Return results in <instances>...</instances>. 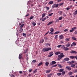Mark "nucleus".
<instances>
[{
	"mask_svg": "<svg viewBox=\"0 0 77 77\" xmlns=\"http://www.w3.org/2000/svg\"><path fill=\"white\" fill-rule=\"evenodd\" d=\"M64 57V55H63V53H61L60 54V55H59L58 56V59L57 60H60L62 57Z\"/></svg>",
	"mask_w": 77,
	"mask_h": 77,
	"instance_id": "f257e3e1",
	"label": "nucleus"
},
{
	"mask_svg": "<svg viewBox=\"0 0 77 77\" xmlns=\"http://www.w3.org/2000/svg\"><path fill=\"white\" fill-rule=\"evenodd\" d=\"M51 48H49V49L48 48H43L42 50L44 52H45L46 51H48L49 50H50Z\"/></svg>",
	"mask_w": 77,
	"mask_h": 77,
	"instance_id": "f03ea898",
	"label": "nucleus"
},
{
	"mask_svg": "<svg viewBox=\"0 0 77 77\" xmlns=\"http://www.w3.org/2000/svg\"><path fill=\"white\" fill-rule=\"evenodd\" d=\"M55 63H56V62L55 61H52V63H51L50 65H54Z\"/></svg>",
	"mask_w": 77,
	"mask_h": 77,
	"instance_id": "7ed1b4c3",
	"label": "nucleus"
},
{
	"mask_svg": "<svg viewBox=\"0 0 77 77\" xmlns=\"http://www.w3.org/2000/svg\"><path fill=\"white\" fill-rule=\"evenodd\" d=\"M75 29H76V27L73 28H72V29L71 30H69V32H72L74 31V30Z\"/></svg>",
	"mask_w": 77,
	"mask_h": 77,
	"instance_id": "20e7f679",
	"label": "nucleus"
},
{
	"mask_svg": "<svg viewBox=\"0 0 77 77\" xmlns=\"http://www.w3.org/2000/svg\"><path fill=\"white\" fill-rule=\"evenodd\" d=\"M60 39H62L63 38V35H60L59 37Z\"/></svg>",
	"mask_w": 77,
	"mask_h": 77,
	"instance_id": "39448f33",
	"label": "nucleus"
},
{
	"mask_svg": "<svg viewBox=\"0 0 77 77\" xmlns=\"http://www.w3.org/2000/svg\"><path fill=\"white\" fill-rule=\"evenodd\" d=\"M53 55V52H51L50 53V54L48 55V57H51V56H52Z\"/></svg>",
	"mask_w": 77,
	"mask_h": 77,
	"instance_id": "423d86ee",
	"label": "nucleus"
},
{
	"mask_svg": "<svg viewBox=\"0 0 77 77\" xmlns=\"http://www.w3.org/2000/svg\"><path fill=\"white\" fill-rule=\"evenodd\" d=\"M70 53H71L72 54V53H75V54H76L77 52L76 51H70Z\"/></svg>",
	"mask_w": 77,
	"mask_h": 77,
	"instance_id": "0eeeda50",
	"label": "nucleus"
},
{
	"mask_svg": "<svg viewBox=\"0 0 77 77\" xmlns=\"http://www.w3.org/2000/svg\"><path fill=\"white\" fill-rule=\"evenodd\" d=\"M66 68L69 70V71H70L71 69V67L68 66H67L66 67Z\"/></svg>",
	"mask_w": 77,
	"mask_h": 77,
	"instance_id": "6e6552de",
	"label": "nucleus"
},
{
	"mask_svg": "<svg viewBox=\"0 0 77 77\" xmlns=\"http://www.w3.org/2000/svg\"><path fill=\"white\" fill-rule=\"evenodd\" d=\"M60 52L58 51V52H55V54L56 55H58V54H60Z\"/></svg>",
	"mask_w": 77,
	"mask_h": 77,
	"instance_id": "1a4fd4ad",
	"label": "nucleus"
},
{
	"mask_svg": "<svg viewBox=\"0 0 77 77\" xmlns=\"http://www.w3.org/2000/svg\"><path fill=\"white\" fill-rule=\"evenodd\" d=\"M23 57V55L21 54H19V59H20Z\"/></svg>",
	"mask_w": 77,
	"mask_h": 77,
	"instance_id": "9d476101",
	"label": "nucleus"
},
{
	"mask_svg": "<svg viewBox=\"0 0 77 77\" xmlns=\"http://www.w3.org/2000/svg\"><path fill=\"white\" fill-rule=\"evenodd\" d=\"M49 65V63L48 62H46L45 63V65L47 66Z\"/></svg>",
	"mask_w": 77,
	"mask_h": 77,
	"instance_id": "9b49d317",
	"label": "nucleus"
},
{
	"mask_svg": "<svg viewBox=\"0 0 77 77\" xmlns=\"http://www.w3.org/2000/svg\"><path fill=\"white\" fill-rule=\"evenodd\" d=\"M72 40H74L75 41L77 40V39L74 36L72 37Z\"/></svg>",
	"mask_w": 77,
	"mask_h": 77,
	"instance_id": "f8f14e48",
	"label": "nucleus"
},
{
	"mask_svg": "<svg viewBox=\"0 0 77 77\" xmlns=\"http://www.w3.org/2000/svg\"><path fill=\"white\" fill-rule=\"evenodd\" d=\"M73 14H74V16H75V15L77 14V10L75 11V12Z\"/></svg>",
	"mask_w": 77,
	"mask_h": 77,
	"instance_id": "ddd939ff",
	"label": "nucleus"
},
{
	"mask_svg": "<svg viewBox=\"0 0 77 77\" xmlns=\"http://www.w3.org/2000/svg\"><path fill=\"white\" fill-rule=\"evenodd\" d=\"M64 60L66 61H68V60H69V58H65L64 59Z\"/></svg>",
	"mask_w": 77,
	"mask_h": 77,
	"instance_id": "4468645a",
	"label": "nucleus"
},
{
	"mask_svg": "<svg viewBox=\"0 0 77 77\" xmlns=\"http://www.w3.org/2000/svg\"><path fill=\"white\" fill-rule=\"evenodd\" d=\"M53 3V1H51L49 3V5H52Z\"/></svg>",
	"mask_w": 77,
	"mask_h": 77,
	"instance_id": "2eb2a0df",
	"label": "nucleus"
},
{
	"mask_svg": "<svg viewBox=\"0 0 77 77\" xmlns=\"http://www.w3.org/2000/svg\"><path fill=\"white\" fill-rule=\"evenodd\" d=\"M52 23H53V21L50 22L47 24V26H50V25H51V24Z\"/></svg>",
	"mask_w": 77,
	"mask_h": 77,
	"instance_id": "dca6fc26",
	"label": "nucleus"
},
{
	"mask_svg": "<svg viewBox=\"0 0 77 77\" xmlns=\"http://www.w3.org/2000/svg\"><path fill=\"white\" fill-rule=\"evenodd\" d=\"M75 56H70V59H75Z\"/></svg>",
	"mask_w": 77,
	"mask_h": 77,
	"instance_id": "f3484780",
	"label": "nucleus"
},
{
	"mask_svg": "<svg viewBox=\"0 0 77 77\" xmlns=\"http://www.w3.org/2000/svg\"><path fill=\"white\" fill-rule=\"evenodd\" d=\"M51 71V70H47L46 71V73H49Z\"/></svg>",
	"mask_w": 77,
	"mask_h": 77,
	"instance_id": "a211bd4d",
	"label": "nucleus"
},
{
	"mask_svg": "<svg viewBox=\"0 0 77 77\" xmlns=\"http://www.w3.org/2000/svg\"><path fill=\"white\" fill-rule=\"evenodd\" d=\"M45 15H46L45 13H43L42 14V19L43 18H44V17H45Z\"/></svg>",
	"mask_w": 77,
	"mask_h": 77,
	"instance_id": "6ab92c4d",
	"label": "nucleus"
},
{
	"mask_svg": "<svg viewBox=\"0 0 77 77\" xmlns=\"http://www.w3.org/2000/svg\"><path fill=\"white\" fill-rule=\"evenodd\" d=\"M70 66L72 68H74L75 66V64H72Z\"/></svg>",
	"mask_w": 77,
	"mask_h": 77,
	"instance_id": "aec40b11",
	"label": "nucleus"
},
{
	"mask_svg": "<svg viewBox=\"0 0 77 77\" xmlns=\"http://www.w3.org/2000/svg\"><path fill=\"white\" fill-rule=\"evenodd\" d=\"M50 32H53L54 31V29H53L52 28H51L50 29Z\"/></svg>",
	"mask_w": 77,
	"mask_h": 77,
	"instance_id": "412c9836",
	"label": "nucleus"
},
{
	"mask_svg": "<svg viewBox=\"0 0 77 77\" xmlns=\"http://www.w3.org/2000/svg\"><path fill=\"white\" fill-rule=\"evenodd\" d=\"M44 41V39H42V40H41L40 42V43H41V44H42V43H43Z\"/></svg>",
	"mask_w": 77,
	"mask_h": 77,
	"instance_id": "4be33fe9",
	"label": "nucleus"
},
{
	"mask_svg": "<svg viewBox=\"0 0 77 77\" xmlns=\"http://www.w3.org/2000/svg\"><path fill=\"white\" fill-rule=\"evenodd\" d=\"M66 47H69L70 46V44L69 43H68V44L66 45Z\"/></svg>",
	"mask_w": 77,
	"mask_h": 77,
	"instance_id": "5701e85b",
	"label": "nucleus"
},
{
	"mask_svg": "<svg viewBox=\"0 0 77 77\" xmlns=\"http://www.w3.org/2000/svg\"><path fill=\"white\" fill-rule=\"evenodd\" d=\"M63 69H60L59 70V72H62L63 71Z\"/></svg>",
	"mask_w": 77,
	"mask_h": 77,
	"instance_id": "b1692460",
	"label": "nucleus"
},
{
	"mask_svg": "<svg viewBox=\"0 0 77 77\" xmlns=\"http://www.w3.org/2000/svg\"><path fill=\"white\" fill-rule=\"evenodd\" d=\"M58 12L59 14H60V15L62 14V11H59Z\"/></svg>",
	"mask_w": 77,
	"mask_h": 77,
	"instance_id": "393cba45",
	"label": "nucleus"
},
{
	"mask_svg": "<svg viewBox=\"0 0 77 77\" xmlns=\"http://www.w3.org/2000/svg\"><path fill=\"white\" fill-rule=\"evenodd\" d=\"M61 73H57V75H58V76H60V75H61Z\"/></svg>",
	"mask_w": 77,
	"mask_h": 77,
	"instance_id": "a878e982",
	"label": "nucleus"
},
{
	"mask_svg": "<svg viewBox=\"0 0 77 77\" xmlns=\"http://www.w3.org/2000/svg\"><path fill=\"white\" fill-rule=\"evenodd\" d=\"M38 71V70L36 69H35L33 71L34 73H35V72H36Z\"/></svg>",
	"mask_w": 77,
	"mask_h": 77,
	"instance_id": "bb28decb",
	"label": "nucleus"
},
{
	"mask_svg": "<svg viewBox=\"0 0 77 77\" xmlns=\"http://www.w3.org/2000/svg\"><path fill=\"white\" fill-rule=\"evenodd\" d=\"M63 18V17H61L59 18V20H62Z\"/></svg>",
	"mask_w": 77,
	"mask_h": 77,
	"instance_id": "cd10ccee",
	"label": "nucleus"
},
{
	"mask_svg": "<svg viewBox=\"0 0 77 77\" xmlns=\"http://www.w3.org/2000/svg\"><path fill=\"white\" fill-rule=\"evenodd\" d=\"M70 39V38H66L65 39V40H66V41H69Z\"/></svg>",
	"mask_w": 77,
	"mask_h": 77,
	"instance_id": "c85d7f7f",
	"label": "nucleus"
},
{
	"mask_svg": "<svg viewBox=\"0 0 77 77\" xmlns=\"http://www.w3.org/2000/svg\"><path fill=\"white\" fill-rule=\"evenodd\" d=\"M72 44L73 45H76V43L75 42H73L72 43Z\"/></svg>",
	"mask_w": 77,
	"mask_h": 77,
	"instance_id": "c756f323",
	"label": "nucleus"
},
{
	"mask_svg": "<svg viewBox=\"0 0 77 77\" xmlns=\"http://www.w3.org/2000/svg\"><path fill=\"white\" fill-rule=\"evenodd\" d=\"M42 62H41L40 63H39L38 64V66H41V65H42Z\"/></svg>",
	"mask_w": 77,
	"mask_h": 77,
	"instance_id": "7c9ffc66",
	"label": "nucleus"
},
{
	"mask_svg": "<svg viewBox=\"0 0 77 77\" xmlns=\"http://www.w3.org/2000/svg\"><path fill=\"white\" fill-rule=\"evenodd\" d=\"M61 48H65V46L63 45H61Z\"/></svg>",
	"mask_w": 77,
	"mask_h": 77,
	"instance_id": "2f4dec72",
	"label": "nucleus"
},
{
	"mask_svg": "<svg viewBox=\"0 0 77 77\" xmlns=\"http://www.w3.org/2000/svg\"><path fill=\"white\" fill-rule=\"evenodd\" d=\"M33 18H34V17H33V16H31V17H30L29 20H31L33 19Z\"/></svg>",
	"mask_w": 77,
	"mask_h": 77,
	"instance_id": "473e14b6",
	"label": "nucleus"
},
{
	"mask_svg": "<svg viewBox=\"0 0 77 77\" xmlns=\"http://www.w3.org/2000/svg\"><path fill=\"white\" fill-rule=\"evenodd\" d=\"M19 31L20 32H23V29L22 28H20L19 30Z\"/></svg>",
	"mask_w": 77,
	"mask_h": 77,
	"instance_id": "72a5a7b5",
	"label": "nucleus"
},
{
	"mask_svg": "<svg viewBox=\"0 0 77 77\" xmlns=\"http://www.w3.org/2000/svg\"><path fill=\"white\" fill-rule=\"evenodd\" d=\"M32 24L33 26H35V25H36V23L35 22H32Z\"/></svg>",
	"mask_w": 77,
	"mask_h": 77,
	"instance_id": "f704fd0d",
	"label": "nucleus"
},
{
	"mask_svg": "<svg viewBox=\"0 0 77 77\" xmlns=\"http://www.w3.org/2000/svg\"><path fill=\"white\" fill-rule=\"evenodd\" d=\"M32 63H36V60H33L32 61Z\"/></svg>",
	"mask_w": 77,
	"mask_h": 77,
	"instance_id": "c9c22d12",
	"label": "nucleus"
},
{
	"mask_svg": "<svg viewBox=\"0 0 77 77\" xmlns=\"http://www.w3.org/2000/svg\"><path fill=\"white\" fill-rule=\"evenodd\" d=\"M24 26V24H22V25H21L20 26V28H22V27H23V26Z\"/></svg>",
	"mask_w": 77,
	"mask_h": 77,
	"instance_id": "e433bc0d",
	"label": "nucleus"
},
{
	"mask_svg": "<svg viewBox=\"0 0 77 77\" xmlns=\"http://www.w3.org/2000/svg\"><path fill=\"white\" fill-rule=\"evenodd\" d=\"M72 72H70L69 73V75H72Z\"/></svg>",
	"mask_w": 77,
	"mask_h": 77,
	"instance_id": "4c0bfd02",
	"label": "nucleus"
},
{
	"mask_svg": "<svg viewBox=\"0 0 77 77\" xmlns=\"http://www.w3.org/2000/svg\"><path fill=\"white\" fill-rule=\"evenodd\" d=\"M45 45H49V46H50V44H48V43H45Z\"/></svg>",
	"mask_w": 77,
	"mask_h": 77,
	"instance_id": "58836bf2",
	"label": "nucleus"
},
{
	"mask_svg": "<svg viewBox=\"0 0 77 77\" xmlns=\"http://www.w3.org/2000/svg\"><path fill=\"white\" fill-rule=\"evenodd\" d=\"M46 19H47L46 17H45V18H43V19H42V21H44L45 20H46Z\"/></svg>",
	"mask_w": 77,
	"mask_h": 77,
	"instance_id": "ea45409f",
	"label": "nucleus"
},
{
	"mask_svg": "<svg viewBox=\"0 0 77 77\" xmlns=\"http://www.w3.org/2000/svg\"><path fill=\"white\" fill-rule=\"evenodd\" d=\"M65 73V71H63L62 72V75H64Z\"/></svg>",
	"mask_w": 77,
	"mask_h": 77,
	"instance_id": "a19ab883",
	"label": "nucleus"
},
{
	"mask_svg": "<svg viewBox=\"0 0 77 77\" xmlns=\"http://www.w3.org/2000/svg\"><path fill=\"white\" fill-rule=\"evenodd\" d=\"M53 13H52L51 14H49L48 15V16H49V17H50V16H51L52 15H53Z\"/></svg>",
	"mask_w": 77,
	"mask_h": 77,
	"instance_id": "79ce46f5",
	"label": "nucleus"
},
{
	"mask_svg": "<svg viewBox=\"0 0 77 77\" xmlns=\"http://www.w3.org/2000/svg\"><path fill=\"white\" fill-rule=\"evenodd\" d=\"M27 72H24V75H27Z\"/></svg>",
	"mask_w": 77,
	"mask_h": 77,
	"instance_id": "37998d69",
	"label": "nucleus"
},
{
	"mask_svg": "<svg viewBox=\"0 0 77 77\" xmlns=\"http://www.w3.org/2000/svg\"><path fill=\"white\" fill-rule=\"evenodd\" d=\"M23 36H25V37H26V34H25V33H23Z\"/></svg>",
	"mask_w": 77,
	"mask_h": 77,
	"instance_id": "c03bdc74",
	"label": "nucleus"
},
{
	"mask_svg": "<svg viewBox=\"0 0 77 77\" xmlns=\"http://www.w3.org/2000/svg\"><path fill=\"white\" fill-rule=\"evenodd\" d=\"M59 33V32L57 31V32H55L54 33V34H58V33Z\"/></svg>",
	"mask_w": 77,
	"mask_h": 77,
	"instance_id": "a18cd8bd",
	"label": "nucleus"
},
{
	"mask_svg": "<svg viewBox=\"0 0 77 77\" xmlns=\"http://www.w3.org/2000/svg\"><path fill=\"white\" fill-rule=\"evenodd\" d=\"M68 30L67 29H65L64 30V32H68Z\"/></svg>",
	"mask_w": 77,
	"mask_h": 77,
	"instance_id": "49530a36",
	"label": "nucleus"
},
{
	"mask_svg": "<svg viewBox=\"0 0 77 77\" xmlns=\"http://www.w3.org/2000/svg\"><path fill=\"white\" fill-rule=\"evenodd\" d=\"M46 9L47 10H49V9H50V8L48 7H46Z\"/></svg>",
	"mask_w": 77,
	"mask_h": 77,
	"instance_id": "de8ad7c7",
	"label": "nucleus"
},
{
	"mask_svg": "<svg viewBox=\"0 0 77 77\" xmlns=\"http://www.w3.org/2000/svg\"><path fill=\"white\" fill-rule=\"evenodd\" d=\"M58 66L59 68H62V66L60 64L58 65Z\"/></svg>",
	"mask_w": 77,
	"mask_h": 77,
	"instance_id": "09e8293b",
	"label": "nucleus"
},
{
	"mask_svg": "<svg viewBox=\"0 0 77 77\" xmlns=\"http://www.w3.org/2000/svg\"><path fill=\"white\" fill-rule=\"evenodd\" d=\"M56 66H57V64H55V65L52 66V67H56Z\"/></svg>",
	"mask_w": 77,
	"mask_h": 77,
	"instance_id": "8fccbe9b",
	"label": "nucleus"
},
{
	"mask_svg": "<svg viewBox=\"0 0 77 77\" xmlns=\"http://www.w3.org/2000/svg\"><path fill=\"white\" fill-rule=\"evenodd\" d=\"M57 38H58V35H56L55 36V39H56Z\"/></svg>",
	"mask_w": 77,
	"mask_h": 77,
	"instance_id": "3c124183",
	"label": "nucleus"
},
{
	"mask_svg": "<svg viewBox=\"0 0 77 77\" xmlns=\"http://www.w3.org/2000/svg\"><path fill=\"white\" fill-rule=\"evenodd\" d=\"M64 50H65V51H67V50H69V49L68 48H64Z\"/></svg>",
	"mask_w": 77,
	"mask_h": 77,
	"instance_id": "603ef678",
	"label": "nucleus"
},
{
	"mask_svg": "<svg viewBox=\"0 0 77 77\" xmlns=\"http://www.w3.org/2000/svg\"><path fill=\"white\" fill-rule=\"evenodd\" d=\"M59 5V4H57L56 5H55V8H57L58 7V6Z\"/></svg>",
	"mask_w": 77,
	"mask_h": 77,
	"instance_id": "864d4df0",
	"label": "nucleus"
},
{
	"mask_svg": "<svg viewBox=\"0 0 77 77\" xmlns=\"http://www.w3.org/2000/svg\"><path fill=\"white\" fill-rule=\"evenodd\" d=\"M66 9L67 11H68V10H69V9H70V8L69 7H68L66 8Z\"/></svg>",
	"mask_w": 77,
	"mask_h": 77,
	"instance_id": "5fc2aeb1",
	"label": "nucleus"
},
{
	"mask_svg": "<svg viewBox=\"0 0 77 77\" xmlns=\"http://www.w3.org/2000/svg\"><path fill=\"white\" fill-rule=\"evenodd\" d=\"M55 5H56V4H54V5H53L52 6V8H54L55 7Z\"/></svg>",
	"mask_w": 77,
	"mask_h": 77,
	"instance_id": "6e6d98bb",
	"label": "nucleus"
},
{
	"mask_svg": "<svg viewBox=\"0 0 77 77\" xmlns=\"http://www.w3.org/2000/svg\"><path fill=\"white\" fill-rule=\"evenodd\" d=\"M61 46V45H59L57 46V47H58V48H60V47Z\"/></svg>",
	"mask_w": 77,
	"mask_h": 77,
	"instance_id": "4d7b16f0",
	"label": "nucleus"
},
{
	"mask_svg": "<svg viewBox=\"0 0 77 77\" xmlns=\"http://www.w3.org/2000/svg\"><path fill=\"white\" fill-rule=\"evenodd\" d=\"M63 3H60V6H62V5H63Z\"/></svg>",
	"mask_w": 77,
	"mask_h": 77,
	"instance_id": "13d9d810",
	"label": "nucleus"
},
{
	"mask_svg": "<svg viewBox=\"0 0 77 77\" xmlns=\"http://www.w3.org/2000/svg\"><path fill=\"white\" fill-rule=\"evenodd\" d=\"M20 74H22L23 73V72L22 71H20L19 72Z\"/></svg>",
	"mask_w": 77,
	"mask_h": 77,
	"instance_id": "bf43d9fd",
	"label": "nucleus"
},
{
	"mask_svg": "<svg viewBox=\"0 0 77 77\" xmlns=\"http://www.w3.org/2000/svg\"><path fill=\"white\" fill-rule=\"evenodd\" d=\"M62 0H57V2H60Z\"/></svg>",
	"mask_w": 77,
	"mask_h": 77,
	"instance_id": "052dcab7",
	"label": "nucleus"
},
{
	"mask_svg": "<svg viewBox=\"0 0 77 77\" xmlns=\"http://www.w3.org/2000/svg\"><path fill=\"white\" fill-rule=\"evenodd\" d=\"M11 77H15V75H11Z\"/></svg>",
	"mask_w": 77,
	"mask_h": 77,
	"instance_id": "680f3d73",
	"label": "nucleus"
},
{
	"mask_svg": "<svg viewBox=\"0 0 77 77\" xmlns=\"http://www.w3.org/2000/svg\"><path fill=\"white\" fill-rule=\"evenodd\" d=\"M72 63H74V62H75L74 61H72L71 62Z\"/></svg>",
	"mask_w": 77,
	"mask_h": 77,
	"instance_id": "e2e57ef3",
	"label": "nucleus"
},
{
	"mask_svg": "<svg viewBox=\"0 0 77 77\" xmlns=\"http://www.w3.org/2000/svg\"><path fill=\"white\" fill-rule=\"evenodd\" d=\"M58 21H59V20L56 19V21H55V22H58Z\"/></svg>",
	"mask_w": 77,
	"mask_h": 77,
	"instance_id": "0e129e2a",
	"label": "nucleus"
},
{
	"mask_svg": "<svg viewBox=\"0 0 77 77\" xmlns=\"http://www.w3.org/2000/svg\"><path fill=\"white\" fill-rule=\"evenodd\" d=\"M50 33L51 35H53V32H50Z\"/></svg>",
	"mask_w": 77,
	"mask_h": 77,
	"instance_id": "69168bd1",
	"label": "nucleus"
},
{
	"mask_svg": "<svg viewBox=\"0 0 77 77\" xmlns=\"http://www.w3.org/2000/svg\"><path fill=\"white\" fill-rule=\"evenodd\" d=\"M75 34H77V30L75 32Z\"/></svg>",
	"mask_w": 77,
	"mask_h": 77,
	"instance_id": "338daca9",
	"label": "nucleus"
},
{
	"mask_svg": "<svg viewBox=\"0 0 77 77\" xmlns=\"http://www.w3.org/2000/svg\"><path fill=\"white\" fill-rule=\"evenodd\" d=\"M74 72H77V70H75L74 71Z\"/></svg>",
	"mask_w": 77,
	"mask_h": 77,
	"instance_id": "774afa93",
	"label": "nucleus"
}]
</instances>
